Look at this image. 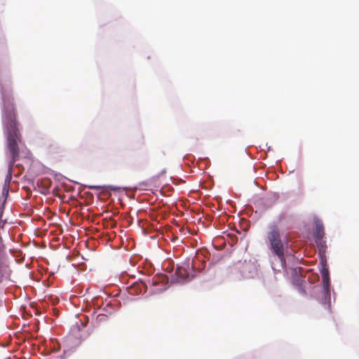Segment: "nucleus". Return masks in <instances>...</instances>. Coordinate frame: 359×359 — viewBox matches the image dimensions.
<instances>
[{"instance_id": "obj_1", "label": "nucleus", "mask_w": 359, "mask_h": 359, "mask_svg": "<svg viewBox=\"0 0 359 359\" xmlns=\"http://www.w3.org/2000/svg\"><path fill=\"white\" fill-rule=\"evenodd\" d=\"M2 95V121L6 135L7 149L11 157L9 162L8 176L11 178L14 163L19 160L18 142L22 141V135L18 128L17 111L14 104V98L6 92Z\"/></svg>"}, {"instance_id": "obj_2", "label": "nucleus", "mask_w": 359, "mask_h": 359, "mask_svg": "<svg viewBox=\"0 0 359 359\" xmlns=\"http://www.w3.org/2000/svg\"><path fill=\"white\" fill-rule=\"evenodd\" d=\"M266 237L270 250L279 259L281 266L285 267L286 265L285 249V245L288 244L287 240L281 238L279 229L275 224H269Z\"/></svg>"}, {"instance_id": "obj_3", "label": "nucleus", "mask_w": 359, "mask_h": 359, "mask_svg": "<svg viewBox=\"0 0 359 359\" xmlns=\"http://www.w3.org/2000/svg\"><path fill=\"white\" fill-rule=\"evenodd\" d=\"M320 273L322 275L323 288L325 298L330 299V276L329 271L327 268L323 267L320 270Z\"/></svg>"}, {"instance_id": "obj_4", "label": "nucleus", "mask_w": 359, "mask_h": 359, "mask_svg": "<svg viewBox=\"0 0 359 359\" xmlns=\"http://www.w3.org/2000/svg\"><path fill=\"white\" fill-rule=\"evenodd\" d=\"M146 159L142 154H135L131 158L129 165L133 169H140L145 165Z\"/></svg>"}, {"instance_id": "obj_5", "label": "nucleus", "mask_w": 359, "mask_h": 359, "mask_svg": "<svg viewBox=\"0 0 359 359\" xmlns=\"http://www.w3.org/2000/svg\"><path fill=\"white\" fill-rule=\"evenodd\" d=\"M175 273L180 278V280H184L189 277L188 271L183 266L177 267Z\"/></svg>"}, {"instance_id": "obj_6", "label": "nucleus", "mask_w": 359, "mask_h": 359, "mask_svg": "<svg viewBox=\"0 0 359 359\" xmlns=\"http://www.w3.org/2000/svg\"><path fill=\"white\" fill-rule=\"evenodd\" d=\"M324 226L321 222H317L316 225L315 236L317 239L321 240L324 236Z\"/></svg>"}, {"instance_id": "obj_7", "label": "nucleus", "mask_w": 359, "mask_h": 359, "mask_svg": "<svg viewBox=\"0 0 359 359\" xmlns=\"http://www.w3.org/2000/svg\"><path fill=\"white\" fill-rule=\"evenodd\" d=\"M48 151L51 154L61 155L64 152L63 148L57 145L50 144Z\"/></svg>"}, {"instance_id": "obj_8", "label": "nucleus", "mask_w": 359, "mask_h": 359, "mask_svg": "<svg viewBox=\"0 0 359 359\" xmlns=\"http://www.w3.org/2000/svg\"><path fill=\"white\" fill-rule=\"evenodd\" d=\"M251 266H252V264H250V263H245L243 264L242 266V268H241V273H243V275L245 277H250L251 276L250 274H247L246 271L250 269L251 268Z\"/></svg>"}, {"instance_id": "obj_9", "label": "nucleus", "mask_w": 359, "mask_h": 359, "mask_svg": "<svg viewBox=\"0 0 359 359\" xmlns=\"http://www.w3.org/2000/svg\"><path fill=\"white\" fill-rule=\"evenodd\" d=\"M301 283H302V280L299 279V278H297L295 282H294V284H295L296 285L300 287L301 285Z\"/></svg>"}, {"instance_id": "obj_10", "label": "nucleus", "mask_w": 359, "mask_h": 359, "mask_svg": "<svg viewBox=\"0 0 359 359\" xmlns=\"http://www.w3.org/2000/svg\"><path fill=\"white\" fill-rule=\"evenodd\" d=\"M283 218H284V215H280L278 217V222H280L282 220V219H283Z\"/></svg>"}, {"instance_id": "obj_11", "label": "nucleus", "mask_w": 359, "mask_h": 359, "mask_svg": "<svg viewBox=\"0 0 359 359\" xmlns=\"http://www.w3.org/2000/svg\"><path fill=\"white\" fill-rule=\"evenodd\" d=\"M89 188L90 189H97L99 188V187H97V186H89Z\"/></svg>"}]
</instances>
